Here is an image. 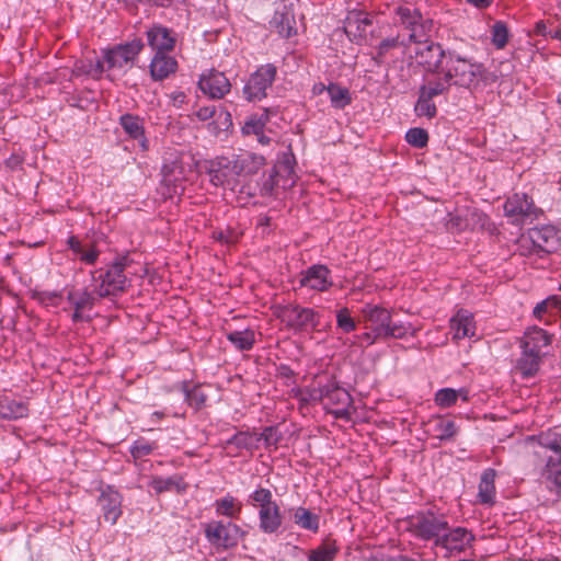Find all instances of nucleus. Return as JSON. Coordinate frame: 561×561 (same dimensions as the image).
<instances>
[{
  "label": "nucleus",
  "mask_w": 561,
  "mask_h": 561,
  "mask_svg": "<svg viewBox=\"0 0 561 561\" xmlns=\"http://www.w3.org/2000/svg\"><path fill=\"white\" fill-rule=\"evenodd\" d=\"M275 184V176L273 174H270L268 178L265 180V182L262 185L261 194L262 195H271L273 193Z\"/></svg>",
  "instance_id": "obj_59"
},
{
  "label": "nucleus",
  "mask_w": 561,
  "mask_h": 561,
  "mask_svg": "<svg viewBox=\"0 0 561 561\" xmlns=\"http://www.w3.org/2000/svg\"><path fill=\"white\" fill-rule=\"evenodd\" d=\"M162 181L167 185L176 186L185 180V170L180 157L174 156L170 159H164L162 169Z\"/></svg>",
  "instance_id": "obj_27"
},
{
  "label": "nucleus",
  "mask_w": 561,
  "mask_h": 561,
  "mask_svg": "<svg viewBox=\"0 0 561 561\" xmlns=\"http://www.w3.org/2000/svg\"><path fill=\"white\" fill-rule=\"evenodd\" d=\"M331 104L335 108H344L351 103V96L347 89L337 84H329L327 88Z\"/></svg>",
  "instance_id": "obj_39"
},
{
  "label": "nucleus",
  "mask_w": 561,
  "mask_h": 561,
  "mask_svg": "<svg viewBox=\"0 0 561 561\" xmlns=\"http://www.w3.org/2000/svg\"><path fill=\"white\" fill-rule=\"evenodd\" d=\"M377 337H375V334L370 332L363 333L358 336V341L360 343L366 342L367 345H370L375 342Z\"/></svg>",
  "instance_id": "obj_62"
},
{
  "label": "nucleus",
  "mask_w": 561,
  "mask_h": 561,
  "mask_svg": "<svg viewBox=\"0 0 561 561\" xmlns=\"http://www.w3.org/2000/svg\"><path fill=\"white\" fill-rule=\"evenodd\" d=\"M435 436L440 440H449L457 434L456 423L451 420L437 417L434 425Z\"/></svg>",
  "instance_id": "obj_40"
},
{
  "label": "nucleus",
  "mask_w": 561,
  "mask_h": 561,
  "mask_svg": "<svg viewBox=\"0 0 561 561\" xmlns=\"http://www.w3.org/2000/svg\"><path fill=\"white\" fill-rule=\"evenodd\" d=\"M534 31L537 35L546 36L549 34V32H547V24L543 21L537 22Z\"/></svg>",
  "instance_id": "obj_64"
},
{
  "label": "nucleus",
  "mask_w": 561,
  "mask_h": 561,
  "mask_svg": "<svg viewBox=\"0 0 561 561\" xmlns=\"http://www.w3.org/2000/svg\"><path fill=\"white\" fill-rule=\"evenodd\" d=\"M336 324L344 333H350L356 330V322L351 317L347 308H342L336 312Z\"/></svg>",
  "instance_id": "obj_48"
},
{
  "label": "nucleus",
  "mask_w": 561,
  "mask_h": 561,
  "mask_svg": "<svg viewBox=\"0 0 561 561\" xmlns=\"http://www.w3.org/2000/svg\"><path fill=\"white\" fill-rule=\"evenodd\" d=\"M178 62L170 53H156L150 62V73L154 80H163L176 70Z\"/></svg>",
  "instance_id": "obj_23"
},
{
  "label": "nucleus",
  "mask_w": 561,
  "mask_h": 561,
  "mask_svg": "<svg viewBox=\"0 0 561 561\" xmlns=\"http://www.w3.org/2000/svg\"><path fill=\"white\" fill-rule=\"evenodd\" d=\"M340 551L336 540L325 538L316 549L309 552L308 561H333Z\"/></svg>",
  "instance_id": "obj_30"
},
{
  "label": "nucleus",
  "mask_w": 561,
  "mask_h": 561,
  "mask_svg": "<svg viewBox=\"0 0 561 561\" xmlns=\"http://www.w3.org/2000/svg\"><path fill=\"white\" fill-rule=\"evenodd\" d=\"M528 238L535 249L547 253L554 251L559 244L558 230L549 225L530 229Z\"/></svg>",
  "instance_id": "obj_18"
},
{
  "label": "nucleus",
  "mask_w": 561,
  "mask_h": 561,
  "mask_svg": "<svg viewBox=\"0 0 561 561\" xmlns=\"http://www.w3.org/2000/svg\"><path fill=\"white\" fill-rule=\"evenodd\" d=\"M215 114V107L214 106H204V107H201L197 112H196V116L201 119V121H207L209 118H211Z\"/></svg>",
  "instance_id": "obj_58"
},
{
  "label": "nucleus",
  "mask_w": 561,
  "mask_h": 561,
  "mask_svg": "<svg viewBox=\"0 0 561 561\" xmlns=\"http://www.w3.org/2000/svg\"><path fill=\"white\" fill-rule=\"evenodd\" d=\"M410 529L422 540H434L439 545L443 533L448 530V522L443 515L432 512L420 513L410 518Z\"/></svg>",
  "instance_id": "obj_5"
},
{
  "label": "nucleus",
  "mask_w": 561,
  "mask_h": 561,
  "mask_svg": "<svg viewBox=\"0 0 561 561\" xmlns=\"http://www.w3.org/2000/svg\"><path fill=\"white\" fill-rule=\"evenodd\" d=\"M371 24V21L360 12H351L345 20V32L348 35H362L366 27Z\"/></svg>",
  "instance_id": "obj_35"
},
{
  "label": "nucleus",
  "mask_w": 561,
  "mask_h": 561,
  "mask_svg": "<svg viewBox=\"0 0 561 561\" xmlns=\"http://www.w3.org/2000/svg\"><path fill=\"white\" fill-rule=\"evenodd\" d=\"M276 77V67L266 64L253 72L243 88V95L249 102H257L266 98L267 89L272 87Z\"/></svg>",
  "instance_id": "obj_11"
},
{
  "label": "nucleus",
  "mask_w": 561,
  "mask_h": 561,
  "mask_svg": "<svg viewBox=\"0 0 561 561\" xmlns=\"http://www.w3.org/2000/svg\"><path fill=\"white\" fill-rule=\"evenodd\" d=\"M495 477L496 471L492 468L485 469L480 478L478 501L484 505H493L495 503Z\"/></svg>",
  "instance_id": "obj_26"
},
{
  "label": "nucleus",
  "mask_w": 561,
  "mask_h": 561,
  "mask_svg": "<svg viewBox=\"0 0 561 561\" xmlns=\"http://www.w3.org/2000/svg\"><path fill=\"white\" fill-rule=\"evenodd\" d=\"M72 73L75 76H88V77L92 78V60L91 59L78 60L73 66Z\"/></svg>",
  "instance_id": "obj_54"
},
{
  "label": "nucleus",
  "mask_w": 561,
  "mask_h": 561,
  "mask_svg": "<svg viewBox=\"0 0 561 561\" xmlns=\"http://www.w3.org/2000/svg\"><path fill=\"white\" fill-rule=\"evenodd\" d=\"M405 140L415 148H423L427 145L428 134L423 128H411L405 135Z\"/></svg>",
  "instance_id": "obj_47"
},
{
  "label": "nucleus",
  "mask_w": 561,
  "mask_h": 561,
  "mask_svg": "<svg viewBox=\"0 0 561 561\" xmlns=\"http://www.w3.org/2000/svg\"><path fill=\"white\" fill-rule=\"evenodd\" d=\"M69 248L76 253L80 254L83 250L81 242L76 237H70L68 239Z\"/></svg>",
  "instance_id": "obj_60"
},
{
  "label": "nucleus",
  "mask_w": 561,
  "mask_h": 561,
  "mask_svg": "<svg viewBox=\"0 0 561 561\" xmlns=\"http://www.w3.org/2000/svg\"><path fill=\"white\" fill-rule=\"evenodd\" d=\"M545 312H549L551 314L560 312L561 314V296H551L538 304L534 309V314L537 318H541Z\"/></svg>",
  "instance_id": "obj_42"
},
{
  "label": "nucleus",
  "mask_w": 561,
  "mask_h": 561,
  "mask_svg": "<svg viewBox=\"0 0 561 561\" xmlns=\"http://www.w3.org/2000/svg\"><path fill=\"white\" fill-rule=\"evenodd\" d=\"M28 414L27 405L7 396L0 397V417L5 420H16L25 417Z\"/></svg>",
  "instance_id": "obj_29"
},
{
  "label": "nucleus",
  "mask_w": 561,
  "mask_h": 561,
  "mask_svg": "<svg viewBox=\"0 0 561 561\" xmlns=\"http://www.w3.org/2000/svg\"><path fill=\"white\" fill-rule=\"evenodd\" d=\"M127 255L117 257L105 270H96L91 273L94 293L99 298L116 297L126 291L129 279L125 270L130 264Z\"/></svg>",
  "instance_id": "obj_3"
},
{
  "label": "nucleus",
  "mask_w": 561,
  "mask_h": 561,
  "mask_svg": "<svg viewBox=\"0 0 561 561\" xmlns=\"http://www.w3.org/2000/svg\"><path fill=\"white\" fill-rule=\"evenodd\" d=\"M228 340L240 351H249L255 342V334L252 330L233 331L228 334Z\"/></svg>",
  "instance_id": "obj_38"
},
{
  "label": "nucleus",
  "mask_w": 561,
  "mask_h": 561,
  "mask_svg": "<svg viewBox=\"0 0 561 561\" xmlns=\"http://www.w3.org/2000/svg\"><path fill=\"white\" fill-rule=\"evenodd\" d=\"M98 504L104 520L114 525L122 515V495L118 491L111 485L102 488Z\"/></svg>",
  "instance_id": "obj_16"
},
{
  "label": "nucleus",
  "mask_w": 561,
  "mask_h": 561,
  "mask_svg": "<svg viewBox=\"0 0 561 561\" xmlns=\"http://www.w3.org/2000/svg\"><path fill=\"white\" fill-rule=\"evenodd\" d=\"M283 525V516L279 505L276 503L270 507L259 510V527L264 534H275Z\"/></svg>",
  "instance_id": "obj_22"
},
{
  "label": "nucleus",
  "mask_w": 561,
  "mask_h": 561,
  "mask_svg": "<svg viewBox=\"0 0 561 561\" xmlns=\"http://www.w3.org/2000/svg\"><path fill=\"white\" fill-rule=\"evenodd\" d=\"M272 24L283 37H290L295 33V19L289 12H276Z\"/></svg>",
  "instance_id": "obj_36"
},
{
  "label": "nucleus",
  "mask_w": 561,
  "mask_h": 561,
  "mask_svg": "<svg viewBox=\"0 0 561 561\" xmlns=\"http://www.w3.org/2000/svg\"><path fill=\"white\" fill-rule=\"evenodd\" d=\"M508 41V30L504 22L497 21L492 27V43L497 49L506 46Z\"/></svg>",
  "instance_id": "obj_45"
},
{
  "label": "nucleus",
  "mask_w": 561,
  "mask_h": 561,
  "mask_svg": "<svg viewBox=\"0 0 561 561\" xmlns=\"http://www.w3.org/2000/svg\"><path fill=\"white\" fill-rule=\"evenodd\" d=\"M80 260L87 264H94L99 256V251H96L94 248H92L89 251L82 250V252L79 254Z\"/></svg>",
  "instance_id": "obj_56"
},
{
  "label": "nucleus",
  "mask_w": 561,
  "mask_h": 561,
  "mask_svg": "<svg viewBox=\"0 0 561 561\" xmlns=\"http://www.w3.org/2000/svg\"><path fill=\"white\" fill-rule=\"evenodd\" d=\"M397 45V39H386L382 41L379 45V56H381L385 51H387L389 48H392Z\"/></svg>",
  "instance_id": "obj_61"
},
{
  "label": "nucleus",
  "mask_w": 561,
  "mask_h": 561,
  "mask_svg": "<svg viewBox=\"0 0 561 561\" xmlns=\"http://www.w3.org/2000/svg\"><path fill=\"white\" fill-rule=\"evenodd\" d=\"M467 2L478 9H485L492 3V0H467Z\"/></svg>",
  "instance_id": "obj_63"
},
{
  "label": "nucleus",
  "mask_w": 561,
  "mask_h": 561,
  "mask_svg": "<svg viewBox=\"0 0 561 561\" xmlns=\"http://www.w3.org/2000/svg\"><path fill=\"white\" fill-rule=\"evenodd\" d=\"M482 72V65L473 62L455 53H448L445 67L442 68V75L435 79L438 83H445L446 91H448L451 84L470 88L478 83Z\"/></svg>",
  "instance_id": "obj_4"
},
{
  "label": "nucleus",
  "mask_w": 561,
  "mask_h": 561,
  "mask_svg": "<svg viewBox=\"0 0 561 561\" xmlns=\"http://www.w3.org/2000/svg\"><path fill=\"white\" fill-rule=\"evenodd\" d=\"M397 14L402 22V24L405 25V27L411 28V33L409 35L411 41H416V32L415 27L419 25L422 15L417 10H411L410 8H399L397 11Z\"/></svg>",
  "instance_id": "obj_37"
},
{
  "label": "nucleus",
  "mask_w": 561,
  "mask_h": 561,
  "mask_svg": "<svg viewBox=\"0 0 561 561\" xmlns=\"http://www.w3.org/2000/svg\"><path fill=\"white\" fill-rule=\"evenodd\" d=\"M198 85L211 99H221L231 89V84L225 73L214 69L201 76Z\"/></svg>",
  "instance_id": "obj_17"
},
{
  "label": "nucleus",
  "mask_w": 561,
  "mask_h": 561,
  "mask_svg": "<svg viewBox=\"0 0 561 561\" xmlns=\"http://www.w3.org/2000/svg\"><path fill=\"white\" fill-rule=\"evenodd\" d=\"M468 227V222L466 218L459 214H448V219L446 221V228L450 231H461Z\"/></svg>",
  "instance_id": "obj_51"
},
{
  "label": "nucleus",
  "mask_w": 561,
  "mask_h": 561,
  "mask_svg": "<svg viewBox=\"0 0 561 561\" xmlns=\"http://www.w3.org/2000/svg\"><path fill=\"white\" fill-rule=\"evenodd\" d=\"M541 355L523 351L522 357L517 362L516 369L524 378L533 377L539 370Z\"/></svg>",
  "instance_id": "obj_32"
},
{
  "label": "nucleus",
  "mask_w": 561,
  "mask_h": 561,
  "mask_svg": "<svg viewBox=\"0 0 561 561\" xmlns=\"http://www.w3.org/2000/svg\"><path fill=\"white\" fill-rule=\"evenodd\" d=\"M107 70L106 62L104 58L98 59L96 61H92V78L100 79L102 73Z\"/></svg>",
  "instance_id": "obj_55"
},
{
  "label": "nucleus",
  "mask_w": 561,
  "mask_h": 561,
  "mask_svg": "<svg viewBox=\"0 0 561 561\" xmlns=\"http://www.w3.org/2000/svg\"><path fill=\"white\" fill-rule=\"evenodd\" d=\"M99 299L100 298L94 293V289L92 291L88 288L69 290L67 294V300L73 308V313L71 316L72 321H89L90 316L85 314V312L91 311Z\"/></svg>",
  "instance_id": "obj_14"
},
{
  "label": "nucleus",
  "mask_w": 561,
  "mask_h": 561,
  "mask_svg": "<svg viewBox=\"0 0 561 561\" xmlns=\"http://www.w3.org/2000/svg\"><path fill=\"white\" fill-rule=\"evenodd\" d=\"M309 399L323 401L324 407L336 416L346 414L352 402L350 393L334 381L320 386L318 389H312L309 393Z\"/></svg>",
  "instance_id": "obj_6"
},
{
  "label": "nucleus",
  "mask_w": 561,
  "mask_h": 561,
  "mask_svg": "<svg viewBox=\"0 0 561 561\" xmlns=\"http://www.w3.org/2000/svg\"><path fill=\"white\" fill-rule=\"evenodd\" d=\"M228 446H236L238 449H251L254 445V438L248 432H238L226 442Z\"/></svg>",
  "instance_id": "obj_49"
},
{
  "label": "nucleus",
  "mask_w": 561,
  "mask_h": 561,
  "mask_svg": "<svg viewBox=\"0 0 561 561\" xmlns=\"http://www.w3.org/2000/svg\"><path fill=\"white\" fill-rule=\"evenodd\" d=\"M264 164L263 156L249 151L217 157L209 162V180L215 186L236 192L243 179L257 173Z\"/></svg>",
  "instance_id": "obj_1"
},
{
  "label": "nucleus",
  "mask_w": 561,
  "mask_h": 561,
  "mask_svg": "<svg viewBox=\"0 0 561 561\" xmlns=\"http://www.w3.org/2000/svg\"><path fill=\"white\" fill-rule=\"evenodd\" d=\"M251 501L254 506H257L259 510H263V507H270L277 502L273 500V494L271 490L265 488H257L250 495Z\"/></svg>",
  "instance_id": "obj_43"
},
{
  "label": "nucleus",
  "mask_w": 561,
  "mask_h": 561,
  "mask_svg": "<svg viewBox=\"0 0 561 561\" xmlns=\"http://www.w3.org/2000/svg\"><path fill=\"white\" fill-rule=\"evenodd\" d=\"M299 284L311 290L325 291L333 282L330 270L325 265L317 264L300 273Z\"/></svg>",
  "instance_id": "obj_15"
},
{
  "label": "nucleus",
  "mask_w": 561,
  "mask_h": 561,
  "mask_svg": "<svg viewBox=\"0 0 561 561\" xmlns=\"http://www.w3.org/2000/svg\"><path fill=\"white\" fill-rule=\"evenodd\" d=\"M550 344V336L539 328L529 329L522 341L523 351L542 356V348Z\"/></svg>",
  "instance_id": "obj_25"
},
{
  "label": "nucleus",
  "mask_w": 561,
  "mask_h": 561,
  "mask_svg": "<svg viewBox=\"0 0 561 561\" xmlns=\"http://www.w3.org/2000/svg\"><path fill=\"white\" fill-rule=\"evenodd\" d=\"M446 92L445 83H438L435 78H425L424 83L420 87L419 99L414 106L416 115L433 118L437 113L433 98Z\"/></svg>",
  "instance_id": "obj_12"
},
{
  "label": "nucleus",
  "mask_w": 561,
  "mask_h": 561,
  "mask_svg": "<svg viewBox=\"0 0 561 561\" xmlns=\"http://www.w3.org/2000/svg\"><path fill=\"white\" fill-rule=\"evenodd\" d=\"M204 533L211 546L227 550L238 545L242 530L231 522L211 520L204 525Z\"/></svg>",
  "instance_id": "obj_8"
},
{
  "label": "nucleus",
  "mask_w": 561,
  "mask_h": 561,
  "mask_svg": "<svg viewBox=\"0 0 561 561\" xmlns=\"http://www.w3.org/2000/svg\"><path fill=\"white\" fill-rule=\"evenodd\" d=\"M474 540V536L463 527H456L443 533L438 547L447 550L463 551Z\"/></svg>",
  "instance_id": "obj_20"
},
{
  "label": "nucleus",
  "mask_w": 561,
  "mask_h": 561,
  "mask_svg": "<svg viewBox=\"0 0 561 561\" xmlns=\"http://www.w3.org/2000/svg\"><path fill=\"white\" fill-rule=\"evenodd\" d=\"M366 328L375 334V337L381 339H403L408 335L414 336L419 328L410 322H393L391 312L380 306L366 305L362 309Z\"/></svg>",
  "instance_id": "obj_2"
},
{
  "label": "nucleus",
  "mask_w": 561,
  "mask_h": 561,
  "mask_svg": "<svg viewBox=\"0 0 561 561\" xmlns=\"http://www.w3.org/2000/svg\"><path fill=\"white\" fill-rule=\"evenodd\" d=\"M142 48L144 43L141 39L135 38L128 43L104 50L107 70L131 68Z\"/></svg>",
  "instance_id": "obj_10"
},
{
  "label": "nucleus",
  "mask_w": 561,
  "mask_h": 561,
  "mask_svg": "<svg viewBox=\"0 0 561 561\" xmlns=\"http://www.w3.org/2000/svg\"><path fill=\"white\" fill-rule=\"evenodd\" d=\"M150 486L158 494L173 490H175L178 493H182L186 489L182 477L178 474L168 478L156 477L151 480Z\"/></svg>",
  "instance_id": "obj_31"
},
{
  "label": "nucleus",
  "mask_w": 561,
  "mask_h": 561,
  "mask_svg": "<svg viewBox=\"0 0 561 561\" xmlns=\"http://www.w3.org/2000/svg\"><path fill=\"white\" fill-rule=\"evenodd\" d=\"M279 434L275 427H266L260 434V437L256 440L263 439L267 446H276L279 440Z\"/></svg>",
  "instance_id": "obj_52"
},
{
  "label": "nucleus",
  "mask_w": 561,
  "mask_h": 561,
  "mask_svg": "<svg viewBox=\"0 0 561 561\" xmlns=\"http://www.w3.org/2000/svg\"><path fill=\"white\" fill-rule=\"evenodd\" d=\"M152 450L153 446L145 440H137L130 449L131 455L135 458H140L150 455Z\"/></svg>",
  "instance_id": "obj_53"
},
{
  "label": "nucleus",
  "mask_w": 561,
  "mask_h": 561,
  "mask_svg": "<svg viewBox=\"0 0 561 561\" xmlns=\"http://www.w3.org/2000/svg\"><path fill=\"white\" fill-rule=\"evenodd\" d=\"M436 405L442 409L449 408L457 402V392L453 388H443L435 393Z\"/></svg>",
  "instance_id": "obj_46"
},
{
  "label": "nucleus",
  "mask_w": 561,
  "mask_h": 561,
  "mask_svg": "<svg viewBox=\"0 0 561 561\" xmlns=\"http://www.w3.org/2000/svg\"><path fill=\"white\" fill-rule=\"evenodd\" d=\"M185 398L188 404L195 409H201L207 400V396L201 390L199 387L187 390Z\"/></svg>",
  "instance_id": "obj_50"
},
{
  "label": "nucleus",
  "mask_w": 561,
  "mask_h": 561,
  "mask_svg": "<svg viewBox=\"0 0 561 561\" xmlns=\"http://www.w3.org/2000/svg\"><path fill=\"white\" fill-rule=\"evenodd\" d=\"M119 124L124 131L134 139L139 141V146L142 151L148 150V140L145 137L142 119L139 116L131 114H124L119 118Z\"/></svg>",
  "instance_id": "obj_24"
},
{
  "label": "nucleus",
  "mask_w": 561,
  "mask_h": 561,
  "mask_svg": "<svg viewBox=\"0 0 561 561\" xmlns=\"http://www.w3.org/2000/svg\"><path fill=\"white\" fill-rule=\"evenodd\" d=\"M450 329L455 340L471 337L476 333V324L471 312L460 309L450 319Z\"/></svg>",
  "instance_id": "obj_21"
},
{
  "label": "nucleus",
  "mask_w": 561,
  "mask_h": 561,
  "mask_svg": "<svg viewBox=\"0 0 561 561\" xmlns=\"http://www.w3.org/2000/svg\"><path fill=\"white\" fill-rule=\"evenodd\" d=\"M277 317L286 327L295 331L314 330L320 323V316L311 308H304L298 305L280 307Z\"/></svg>",
  "instance_id": "obj_9"
},
{
  "label": "nucleus",
  "mask_w": 561,
  "mask_h": 561,
  "mask_svg": "<svg viewBox=\"0 0 561 561\" xmlns=\"http://www.w3.org/2000/svg\"><path fill=\"white\" fill-rule=\"evenodd\" d=\"M267 122V114L251 116L243 125L242 131L245 135H261Z\"/></svg>",
  "instance_id": "obj_44"
},
{
  "label": "nucleus",
  "mask_w": 561,
  "mask_h": 561,
  "mask_svg": "<svg viewBox=\"0 0 561 561\" xmlns=\"http://www.w3.org/2000/svg\"><path fill=\"white\" fill-rule=\"evenodd\" d=\"M23 157L18 153H12L7 160L5 165L10 170H16L19 169L23 163Z\"/></svg>",
  "instance_id": "obj_57"
},
{
  "label": "nucleus",
  "mask_w": 561,
  "mask_h": 561,
  "mask_svg": "<svg viewBox=\"0 0 561 561\" xmlns=\"http://www.w3.org/2000/svg\"><path fill=\"white\" fill-rule=\"evenodd\" d=\"M291 518L295 525L299 528L311 531L313 534L318 533L320 525L319 515L312 513L308 508L304 506H299L291 510Z\"/></svg>",
  "instance_id": "obj_28"
},
{
  "label": "nucleus",
  "mask_w": 561,
  "mask_h": 561,
  "mask_svg": "<svg viewBox=\"0 0 561 561\" xmlns=\"http://www.w3.org/2000/svg\"><path fill=\"white\" fill-rule=\"evenodd\" d=\"M215 508L217 515L238 518L242 510V504L238 502L237 499H234L232 495L227 494L222 499H219L215 502Z\"/></svg>",
  "instance_id": "obj_34"
},
{
  "label": "nucleus",
  "mask_w": 561,
  "mask_h": 561,
  "mask_svg": "<svg viewBox=\"0 0 561 561\" xmlns=\"http://www.w3.org/2000/svg\"><path fill=\"white\" fill-rule=\"evenodd\" d=\"M147 43L156 53H171L175 46V37L171 30L162 25H153L146 32Z\"/></svg>",
  "instance_id": "obj_19"
},
{
  "label": "nucleus",
  "mask_w": 561,
  "mask_h": 561,
  "mask_svg": "<svg viewBox=\"0 0 561 561\" xmlns=\"http://www.w3.org/2000/svg\"><path fill=\"white\" fill-rule=\"evenodd\" d=\"M538 448L535 450L537 455H541L542 450H550L553 454L551 456H561V435H545L540 436L538 440Z\"/></svg>",
  "instance_id": "obj_41"
},
{
  "label": "nucleus",
  "mask_w": 561,
  "mask_h": 561,
  "mask_svg": "<svg viewBox=\"0 0 561 561\" xmlns=\"http://www.w3.org/2000/svg\"><path fill=\"white\" fill-rule=\"evenodd\" d=\"M504 213L514 224H524L537 217V208L525 193H515L508 197L504 204Z\"/></svg>",
  "instance_id": "obj_13"
},
{
  "label": "nucleus",
  "mask_w": 561,
  "mask_h": 561,
  "mask_svg": "<svg viewBox=\"0 0 561 561\" xmlns=\"http://www.w3.org/2000/svg\"><path fill=\"white\" fill-rule=\"evenodd\" d=\"M542 477L561 492V456H548Z\"/></svg>",
  "instance_id": "obj_33"
},
{
  "label": "nucleus",
  "mask_w": 561,
  "mask_h": 561,
  "mask_svg": "<svg viewBox=\"0 0 561 561\" xmlns=\"http://www.w3.org/2000/svg\"><path fill=\"white\" fill-rule=\"evenodd\" d=\"M415 61L422 66L428 75L425 78H437L445 67L447 55L442 46L434 42H419L414 50Z\"/></svg>",
  "instance_id": "obj_7"
}]
</instances>
